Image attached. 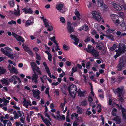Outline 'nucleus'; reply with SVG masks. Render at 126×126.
<instances>
[{
    "instance_id": "obj_1",
    "label": "nucleus",
    "mask_w": 126,
    "mask_h": 126,
    "mask_svg": "<svg viewBox=\"0 0 126 126\" xmlns=\"http://www.w3.org/2000/svg\"><path fill=\"white\" fill-rule=\"evenodd\" d=\"M119 63L117 65L116 71H119L122 70L126 66V56H123L120 59Z\"/></svg>"
},
{
    "instance_id": "obj_2",
    "label": "nucleus",
    "mask_w": 126,
    "mask_h": 126,
    "mask_svg": "<svg viewBox=\"0 0 126 126\" xmlns=\"http://www.w3.org/2000/svg\"><path fill=\"white\" fill-rule=\"evenodd\" d=\"M86 51L91 54L92 55H99V52L98 50L93 47L90 45H88V48L84 49Z\"/></svg>"
},
{
    "instance_id": "obj_3",
    "label": "nucleus",
    "mask_w": 126,
    "mask_h": 126,
    "mask_svg": "<svg viewBox=\"0 0 126 126\" xmlns=\"http://www.w3.org/2000/svg\"><path fill=\"white\" fill-rule=\"evenodd\" d=\"M1 50L5 55H13V54H11L12 51L11 49L8 47H6L4 48H1Z\"/></svg>"
},
{
    "instance_id": "obj_4",
    "label": "nucleus",
    "mask_w": 126,
    "mask_h": 126,
    "mask_svg": "<svg viewBox=\"0 0 126 126\" xmlns=\"http://www.w3.org/2000/svg\"><path fill=\"white\" fill-rule=\"evenodd\" d=\"M92 15L93 18L94 19L98 21H100L101 17L98 12L95 11H93Z\"/></svg>"
},
{
    "instance_id": "obj_5",
    "label": "nucleus",
    "mask_w": 126,
    "mask_h": 126,
    "mask_svg": "<svg viewBox=\"0 0 126 126\" xmlns=\"http://www.w3.org/2000/svg\"><path fill=\"white\" fill-rule=\"evenodd\" d=\"M126 49L125 47H121L119 46L117 50H115L116 54L115 55H120L121 54L124 53L126 51Z\"/></svg>"
},
{
    "instance_id": "obj_6",
    "label": "nucleus",
    "mask_w": 126,
    "mask_h": 126,
    "mask_svg": "<svg viewBox=\"0 0 126 126\" xmlns=\"http://www.w3.org/2000/svg\"><path fill=\"white\" fill-rule=\"evenodd\" d=\"M23 12L25 14H32L33 13V11L31 8L26 7L22 9Z\"/></svg>"
},
{
    "instance_id": "obj_7",
    "label": "nucleus",
    "mask_w": 126,
    "mask_h": 126,
    "mask_svg": "<svg viewBox=\"0 0 126 126\" xmlns=\"http://www.w3.org/2000/svg\"><path fill=\"white\" fill-rule=\"evenodd\" d=\"M32 92L33 96L34 97L38 99H40L39 95L40 92L37 89L36 90L33 89L32 90Z\"/></svg>"
},
{
    "instance_id": "obj_8",
    "label": "nucleus",
    "mask_w": 126,
    "mask_h": 126,
    "mask_svg": "<svg viewBox=\"0 0 126 126\" xmlns=\"http://www.w3.org/2000/svg\"><path fill=\"white\" fill-rule=\"evenodd\" d=\"M77 91V88L75 85L72 84L69 86L68 87V91L70 95H72L71 91Z\"/></svg>"
},
{
    "instance_id": "obj_9",
    "label": "nucleus",
    "mask_w": 126,
    "mask_h": 126,
    "mask_svg": "<svg viewBox=\"0 0 126 126\" xmlns=\"http://www.w3.org/2000/svg\"><path fill=\"white\" fill-rule=\"evenodd\" d=\"M43 64L45 67V69L46 70L47 73L48 74L50 78H51V74L50 73V71L48 67L47 66V65L46 62H43Z\"/></svg>"
},
{
    "instance_id": "obj_10",
    "label": "nucleus",
    "mask_w": 126,
    "mask_h": 126,
    "mask_svg": "<svg viewBox=\"0 0 126 126\" xmlns=\"http://www.w3.org/2000/svg\"><path fill=\"white\" fill-rule=\"evenodd\" d=\"M70 37L72 39L74 40L75 42L74 43V44L76 45H78L79 43V40L77 38V36L75 35L71 34Z\"/></svg>"
},
{
    "instance_id": "obj_11",
    "label": "nucleus",
    "mask_w": 126,
    "mask_h": 126,
    "mask_svg": "<svg viewBox=\"0 0 126 126\" xmlns=\"http://www.w3.org/2000/svg\"><path fill=\"white\" fill-rule=\"evenodd\" d=\"M38 74H36V73H34L32 75V81L33 82L36 84L38 82L37 79L38 78Z\"/></svg>"
},
{
    "instance_id": "obj_12",
    "label": "nucleus",
    "mask_w": 126,
    "mask_h": 126,
    "mask_svg": "<svg viewBox=\"0 0 126 126\" xmlns=\"http://www.w3.org/2000/svg\"><path fill=\"white\" fill-rule=\"evenodd\" d=\"M18 77L17 76L14 75L12 76L10 78L8 79V81L10 82H14L13 83L14 84H16L17 83V81L16 80V79H17Z\"/></svg>"
},
{
    "instance_id": "obj_13",
    "label": "nucleus",
    "mask_w": 126,
    "mask_h": 126,
    "mask_svg": "<svg viewBox=\"0 0 126 126\" xmlns=\"http://www.w3.org/2000/svg\"><path fill=\"white\" fill-rule=\"evenodd\" d=\"M111 5L117 11H121L122 9V7L119 5L114 2L111 3Z\"/></svg>"
},
{
    "instance_id": "obj_14",
    "label": "nucleus",
    "mask_w": 126,
    "mask_h": 126,
    "mask_svg": "<svg viewBox=\"0 0 126 126\" xmlns=\"http://www.w3.org/2000/svg\"><path fill=\"white\" fill-rule=\"evenodd\" d=\"M106 34H103L104 36L106 37L112 41H114L113 36L111 34L108 33L107 31H106Z\"/></svg>"
},
{
    "instance_id": "obj_15",
    "label": "nucleus",
    "mask_w": 126,
    "mask_h": 126,
    "mask_svg": "<svg viewBox=\"0 0 126 126\" xmlns=\"http://www.w3.org/2000/svg\"><path fill=\"white\" fill-rule=\"evenodd\" d=\"M62 119L63 120H64L65 119V117L64 115H62L61 116L60 114L59 115H56V118L55 119H56L57 120L61 121L62 120Z\"/></svg>"
},
{
    "instance_id": "obj_16",
    "label": "nucleus",
    "mask_w": 126,
    "mask_h": 126,
    "mask_svg": "<svg viewBox=\"0 0 126 126\" xmlns=\"http://www.w3.org/2000/svg\"><path fill=\"white\" fill-rule=\"evenodd\" d=\"M32 70L33 71V73H35V72L36 73V72H37L38 75H41L42 73L41 71L40 70L39 67L38 66L34 68Z\"/></svg>"
},
{
    "instance_id": "obj_17",
    "label": "nucleus",
    "mask_w": 126,
    "mask_h": 126,
    "mask_svg": "<svg viewBox=\"0 0 126 126\" xmlns=\"http://www.w3.org/2000/svg\"><path fill=\"white\" fill-rule=\"evenodd\" d=\"M1 81L3 84H5L6 85H8L10 84V83L7 79H2L1 80Z\"/></svg>"
},
{
    "instance_id": "obj_18",
    "label": "nucleus",
    "mask_w": 126,
    "mask_h": 126,
    "mask_svg": "<svg viewBox=\"0 0 126 126\" xmlns=\"http://www.w3.org/2000/svg\"><path fill=\"white\" fill-rule=\"evenodd\" d=\"M11 73L17 74L18 73V72L17 69L14 67L13 66H12L11 69L10 71Z\"/></svg>"
},
{
    "instance_id": "obj_19",
    "label": "nucleus",
    "mask_w": 126,
    "mask_h": 126,
    "mask_svg": "<svg viewBox=\"0 0 126 126\" xmlns=\"http://www.w3.org/2000/svg\"><path fill=\"white\" fill-rule=\"evenodd\" d=\"M63 7V4L62 3H59L57 4L56 7V9L58 11H61Z\"/></svg>"
},
{
    "instance_id": "obj_20",
    "label": "nucleus",
    "mask_w": 126,
    "mask_h": 126,
    "mask_svg": "<svg viewBox=\"0 0 126 126\" xmlns=\"http://www.w3.org/2000/svg\"><path fill=\"white\" fill-rule=\"evenodd\" d=\"M33 23V22H32L31 20L28 19L26 22L25 24V26L26 27H27L28 26L31 25Z\"/></svg>"
},
{
    "instance_id": "obj_21",
    "label": "nucleus",
    "mask_w": 126,
    "mask_h": 126,
    "mask_svg": "<svg viewBox=\"0 0 126 126\" xmlns=\"http://www.w3.org/2000/svg\"><path fill=\"white\" fill-rule=\"evenodd\" d=\"M6 72V70L3 67H0V75L4 74Z\"/></svg>"
},
{
    "instance_id": "obj_22",
    "label": "nucleus",
    "mask_w": 126,
    "mask_h": 126,
    "mask_svg": "<svg viewBox=\"0 0 126 126\" xmlns=\"http://www.w3.org/2000/svg\"><path fill=\"white\" fill-rule=\"evenodd\" d=\"M16 39L17 41H21L23 43H24L25 41L23 39L21 36L18 35Z\"/></svg>"
},
{
    "instance_id": "obj_23",
    "label": "nucleus",
    "mask_w": 126,
    "mask_h": 126,
    "mask_svg": "<svg viewBox=\"0 0 126 126\" xmlns=\"http://www.w3.org/2000/svg\"><path fill=\"white\" fill-rule=\"evenodd\" d=\"M116 90V92L118 94H122V92L124 90V87H123L121 89H120L118 87L117 88Z\"/></svg>"
},
{
    "instance_id": "obj_24",
    "label": "nucleus",
    "mask_w": 126,
    "mask_h": 126,
    "mask_svg": "<svg viewBox=\"0 0 126 126\" xmlns=\"http://www.w3.org/2000/svg\"><path fill=\"white\" fill-rule=\"evenodd\" d=\"M78 106L77 108V113L79 114H81L82 113V109L80 107L78 108Z\"/></svg>"
},
{
    "instance_id": "obj_25",
    "label": "nucleus",
    "mask_w": 126,
    "mask_h": 126,
    "mask_svg": "<svg viewBox=\"0 0 126 126\" xmlns=\"http://www.w3.org/2000/svg\"><path fill=\"white\" fill-rule=\"evenodd\" d=\"M43 22L44 24L45 25V26L46 27H48L50 25L49 22H48L47 19L44 20Z\"/></svg>"
},
{
    "instance_id": "obj_26",
    "label": "nucleus",
    "mask_w": 126,
    "mask_h": 126,
    "mask_svg": "<svg viewBox=\"0 0 126 126\" xmlns=\"http://www.w3.org/2000/svg\"><path fill=\"white\" fill-rule=\"evenodd\" d=\"M40 79L41 80V81L43 83H44L45 82L43 80V79L44 80H46L47 79V76L46 75H44L42 77H40Z\"/></svg>"
},
{
    "instance_id": "obj_27",
    "label": "nucleus",
    "mask_w": 126,
    "mask_h": 126,
    "mask_svg": "<svg viewBox=\"0 0 126 126\" xmlns=\"http://www.w3.org/2000/svg\"><path fill=\"white\" fill-rule=\"evenodd\" d=\"M89 29L88 26L86 24H85L82 26V30L85 31H87Z\"/></svg>"
},
{
    "instance_id": "obj_28",
    "label": "nucleus",
    "mask_w": 126,
    "mask_h": 126,
    "mask_svg": "<svg viewBox=\"0 0 126 126\" xmlns=\"http://www.w3.org/2000/svg\"><path fill=\"white\" fill-rule=\"evenodd\" d=\"M30 65L32 69L34 68L37 66L36 63L33 62H32L30 63Z\"/></svg>"
},
{
    "instance_id": "obj_29",
    "label": "nucleus",
    "mask_w": 126,
    "mask_h": 126,
    "mask_svg": "<svg viewBox=\"0 0 126 126\" xmlns=\"http://www.w3.org/2000/svg\"><path fill=\"white\" fill-rule=\"evenodd\" d=\"M77 92L78 93V95L80 97H84V92H82L81 91H77Z\"/></svg>"
},
{
    "instance_id": "obj_30",
    "label": "nucleus",
    "mask_w": 126,
    "mask_h": 126,
    "mask_svg": "<svg viewBox=\"0 0 126 126\" xmlns=\"http://www.w3.org/2000/svg\"><path fill=\"white\" fill-rule=\"evenodd\" d=\"M81 105L83 107H85L87 105V101L86 99H84L83 101H82L81 103Z\"/></svg>"
},
{
    "instance_id": "obj_31",
    "label": "nucleus",
    "mask_w": 126,
    "mask_h": 126,
    "mask_svg": "<svg viewBox=\"0 0 126 126\" xmlns=\"http://www.w3.org/2000/svg\"><path fill=\"white\" fill-rule=\"evenodd\" d=\"M67 29L68 32L69 33H72L74 31V29L72 27L67 28Z\"/></svg>"
},
{
    "instance_id": "obj_32",
    "label": "nucleus",
    "mask_w": 126,
    "mask_h": 126,
    "mask_svg": "<svg viewBox=\"0 0 126 126\" xmlns=\"http://www.w3.org/2000/svg\"><path fill=\"white\" fill-rule=\"evenodd\" d=\"M100 6H101L102 8L103 9L104 11L107 10V9H108L107 6L105 5L104 4L102 5H100Z\"/></svg>"
},
{
    "instance_id": "obj_33",
    "label": "nucleus",
    "mask_w": 126,
    "mask_h": 126,
    "mask_svg": "<svg viewBox=\"0 0 126 126\" xmlns=\"http://www.w3.org/2000/svg\"><path fill=\"white\" fill-rule=\"evenodd\" d=\"M107 31L108 32L110 33H115L116 32V31H115L110 28L108 29Z\"/></svg>"
},
{
    "instance_id": "obj_34",
    "label": "nucleus",
    "mask_w": 126,
    "mask_h": 126,
    "mask_svg": "<svg viewBox=\"0 0 126 126\" xmlns=\"http://www.w3.org/2000/svg\"><path fill=\"white\" fill-rule=\"evenodd\" d=\"M78 114L75 113H73L71 115V119L72 120H73V117H74L75 118H76L78 117Z\"/></svg>"
},
{
    "instance_id": "obj_35",
    "label": "nucleus",
    "mask_w": 126,
    "mask_h": 126,
    "mask_svg": "<svg viewBox=\"0 0 126 126\" xmlns=\"http://www.w3.org/2000/svg\"><path fill=\"white\" fill-rule=\"evenodd\" d=\"M22 112L23 114V116L22 117H21L20 120L22 123H24L25 121V116L23 112Z\"/></svg>"
},
{
    "instance_id": "obj_36",
    "label": "nucleus",
    "mask_w": 126,
    "mask_h": 126,
    "mask_svg": "<svg viewBox=\"0 0 126 126\" xmlns=\"http://www.w3.org/2000/svg\"><path fill=\"white\" fill-rule=\"evenodd\" d=\"M101 53L102 55H107L108 53L107 52L106 49L105 48H104L101 51Z\"/></svg>"
},
{
    "instance_id": "obj_37",
    "label": "nucleus",
    "mask_w": 126,
    "mask_h": 126,
    "mask_svg": "<svg viewBox=\"0 0 126 126\" xmlns=\"http://www.w3.org/2000/svg\"><path fill=\"white\" fill-rule=\"evenodd\" d=\"M117 47V46L116 44H113L112 47H110V49L111 51L114 50Z\"/></svg>"
},
{
    "instance_id": "obj_38",
    "label": "nucleus",
    "mask_w": 126,
    "mask_h": 126,
    "mask_svg": "<svg viewBox=\"0 0 126 126\" xmlns=\"http://www.w3.org/2000/svg\"><path fill=\"white\" fill-rule=\"evenodd\" d=\"M8 3L9 4L10 7H13L15 5V2L13 0L9 1Z\"/></svg>"
},
{
    "instance_id": "obj_39",
    "label": "nucleus",
    "mask_w": 126,
    "mask_h": 126,
    "mask_svg": "<svg viewBox=\"0 0 126 126\" xmlns=\"http://www.w3.org/2000/svg\"><path fill=\"white\" fill-rule=\"evenodd\" d=\"M115 77L114 76H112L111 77V83L112 84H113L116 82V81L115 80Z\"/></svg>"
},
{
    "instance_id": "obj_40",
    "label": "nucleus",
    "mask_w": 126,
    "mask_h": 126,
    "mask_svg": "<svg viewBox=\"0 0 126 126\" xmlns=\"http://www.w3.org/2000/svg\"><path fill=\"white\" fill-rule=\"evenodd\" d=\"M124 76H122V77L119 76L117 79V81L118 82H121L124 79Z\"/></svg>"
},
{
    "instance_id": "obj_41",
    "label": "nucleus",
    "mask_w": 126,
    "mask_h": 126,
    "mask_svg": "<svg viewBox=\"0 0 126 126\" xmlns=\"http://www.w3.org/2000/svg\"><path fill=\"white\" fill-rule=\"evenodd\" d=\"M22 46L23 47V48L24 49L26 52H27L28 51V50L30 49L29 47H27L26 45H25V46H24V44H23L22 45Z\"/></svg>"
},
{
    "instance_id": "obj_42",
    "label": "nucleus",
    "mask_w": 126,
    "mask_h": 126,
    "mask_svg": "<svg viewBox=\"0 0 126 126\" xmlns=\"http://www.w3.org/2000/svg\"><path fill=\"white\" fill-rule=\"evenodd\" d=\"M47 28V30L48 31H51L53 30V27L51 25L49 26Z\"/></svg>"
},
{
    "instance_id": "obj_43",
    "label": "nucleus",
    "mask_w": 126,
    "mask_h": 126,
    "mask_svg": "<svg viewBox=\"0 0 126 126\" xmlns=\"http://www.w3.org/2000/svg\"><path fill=\"white\" fill-rule=\"evenodd\" d=\"M121 26L122 27V29L123 31H125L126 30V25L125 24H121Z\"/></svg>"
},
{
    "instance_id": "obj_44",
    "label": "nucleus",
    "mask_w": 126,
    "mask_h": 126,
    "mask_svg": "<svg viewBox=\"0 0 126 126\" xmlns=\"http://www.w3.org/2000/svg\"><path fill=\"white\" fill-rule=\"evenodd\" d=\"M90 65L91 63L89 62H88L86 64V68L88 70L90 69Z\"/></svg>"
},
{
    "instance_id": "obj_45",
    "label": "nucleus",
    "mask_w": 126,
    "mask_h": 126,
    "mask_svg": "<svg viewBox=\"0 0 126 126\" xmlns=\"http://www.w3.org/2000/svg\"><path fill=\"white\" fill-rule=\"evenodd\" d=\"M24 100L23 101V106H24V105H28V100H26V99L25 98H24L23 99Z\"/></svg>"
},
{
    "instance_id": "obj_46",
    "label": "nucleus",
    "mask_w": 126,
    "mask_h": 126,
    "mask_svg": "<svg viewBox=\"0 0 126 126\" xmlns=\"http://www.w3.org/2000/svg\"><path fill=\"white\" fill-rule=\"evenodd\" d=\"M96 47H97L99 49L101 50L103 48L104 46H102L101 45L98 44L96 45Z\"/></svg>"
},
{
    "instance_id": "obj_47",
    "label": "nucleus",
    "mask_w": 126,
    "mask_h": 126,
    "mask_svg": "<svg viewBox=\"0 0 126 126\" xmlns=\"http://www.w3.org/2000/svg\"><path fill=\"white\" fill-rule=\"evenodd\" d=\"M77 91H71V92L72 93V95H70L72 97L74 96V98L75 97V95H76V93Z\"/></svg>"
},
{
    "instance_id": "obj_48",
    "label": "nucleus",
    "mask_w": 126,
    "mask_h": 126,
    "mask_svg": "<svg viewBox=\"0 0 126 126\" xmlns=\"http://www.w3.org/2000/svg\"><path fill=\"white\" fill-rule=\"evenodd\" d=\"M115 105L117 107V108L119 110H121L123 108L122 106V105H119L117 104H115Z\"/></svg>"
},
{
    "instance_id": "obj_49",
    "label": "nucleus",
    "mask_w": 126,
    "mask_h": 126,
    "mask_svg": "<svg viewBox=\"0 0 126 126\" xmlns=\"http://www.w3.org/2000/svg\"><path fill=\"white\" fill-rule=\"evenodd\" d=\"M43 120L44 123L46 124L47 126H49V124H48V122L49 120H48L47 119H44Z\"/></svg>"
},
{
    "instance_id": "obj_50",
    "label": "nucleus",
    "mask_w": 126,
    "mask_h": 126,
    "mask_svg": "<svg viewBox=\"0 0 126 126\" xmlns=\"http://www.w3.org/2000/svg\"><path fill=\"white\" fill-rule=\"evenodd\" d=\"M65 104L63 103H61L60 104V107L61 108L62 110H64Z\"/></svg>"
},
{
    "instance_id": "obj_51",
    "label": "nucleus",
    "mask_w": 126,
    "mask_h": 126,
    "mask_svg": "<svg viewBox=\"0 0 126 126\" xmlns=\"http://www.w3.org/2000/svg\"><path fill=\"white\" fill-rule=\"evenodd\" d=\"M88 100L89 102H91L93 100V99L91 96H89L88 98Z\"/></svg>"
},
{
    "instance_id": "obj_52",
    "label": "nucleus",
    "mask_w": 126,
    "mask_h": 126,
    "mask_svg": "<svg viewBox=\"0 0 126 126\" xmlns=\"http://www.w3.org/2000/svg\"><path fill=\"white\" fill-rule=\"evenodd\" d=\"M76 11H75V15L77 17H79L80 16V15L79 14V13L78 11H77V9H76Z\"/></svg>"
},
{
    "instance_id": "obj_53",
    "label": "nucleus",
    "mask_w": 126,
    "mask_h": 126,
    "mask_svg": "<svg viewBox=\"0 0 126 126\" xmlns=\"http://www.w3.org/2000/svg\"><path fill=\"white\" fill-rule=\"evenodd\" d=\"M60 21L63 23H64L65 22V20L64 18L63 17L60 18Z\"/></svg>"
},
{
    "instance_id": "obj_54",
    "label": "nucleus",
    "mask_w": 126,
    "mask_h": 126,
    "mask_svg": "<svg viewBox=\"0 0 126 126\" xmlns=\"http://www.w3.org/2000/svg\"><path fill=\"white\" fill-rule=\"evenodd\" d=\"M98 4L100 3V5H102L104 4L103 0H98Z\"/></svg>"
},
{
    "instance_id": "obj_55",
    "label": "nucleus",
    "mask_w": 126,
    "mask_h": 126,
    "mask_svg": "<svg viewBox=\"0 0 126 126\" xmlns=\"http://www.w3.org/2000/svg\"><path fill=\"white\" fill-rule=\"evenodd\" d=\"M63 49L65 50H67L68 49V47L65 44H64L63 46Z\"/></svg>"
},
{
    "instance_id": "obj_56",
    "label": "nucleus",
    "mask_w": 126,
    "mask_h": 126,
    "mask_svg": "<svg viewBox=\"0 0 126 126\" xmlns=\"http://www.w3.org/2000/svg\"><path fill=\"white\" fill-rule=\"evenodd\" d=\"M72 24L70 22H68L67 23V28H69L70 27H72L71 26Z\"/></svg>"
},
{
    "instance_id": "obj_57",
    "label": "nucleus",
    "mask_w": 126,
    "mask_h": 126,
    "mask_svg": "<svg viewBox=\"0 0 126 126\" xmlns=\"http://www.w3.org/2000/svg\"><path fill=\"white\" fill-rule=\"evenodd\" d=\"M22 111H21L20 110H18L17 111V112L18 113V116L20 117H21L22 116V114H23L22 112Z\"/></svg>"
},
{
    "instance_id": "obj_58",
    "label": "nucleus",
    "mask_w": 126,
    "mask_h": 126,
    "mask_svg": "<svg viewBox=\"0 0 126 126\" xmlns=\"http://www.w3.org/2000/svg\"><path fill=\"white\" fill-rule=\"evenodd\" d=\"M68 66H70L71 65V63L69 61H67L65 63Z\"/></svg>"
},
{
    "instance_id": "obj_59",
    "label": "nucleus",
    "mask_w": 126,
    "mask_h": 126,
    "mask_svg": "<svg viewBox=\"0 0 126 126\" xmlns=\"http://www.w3.org/2000/svg\"><path fill=\"white\" fill-rule=\"evenodd\" d=\"M33 50L36 52H37L39 51V49L37 47H35L33 48Z\"/></svg>"
},
{
    "instance_id": "obj_60",
    "label": "nucleus",
    "mask_w": 126,
    "mask_h": 126,
    "mask_svg": "<svg viewBox=\"0 0 126 126\" xmlns=\"http://www.w3.org/2000/svg\"><path fill=\"white\" fill-rule=\"evenodd\" d=\"M72 72L74 73L77 71H78L77 68L74 67H72Z\"/></svg>"
},
{
    "instance_id": "obj_61",
    "label": "nucleus",
    "mask_w": 126,
    "mask_h": 126,
    "mask_svg": "<svg viewBox=\"0 0 126 126\" xmlns=\"http://www.w3.org/2000/svg\"><path fill=\"white\" fill-rule=\"evenodd\" d=\"M20 11H19L17 12H15L14 13V15L19 16H20Z\"/></svg>"
},
{
    "instance_id": "obj_62",
    "label": "nucleus",
    "mask_w": 126,
    "mask_h": 126,
    "mask_svg": "<svg viewBox=\"0 0 126 126\" xmlns=\"http://www.w3.org/2000/svg\"><path fill=\"white\" fill-rule=\"evenodd\" d=\"M14 116L15 119H17L19 118V116H18V115L17 113H16L14 114Z\"/></svg>"
},
{
    "instance_id": "obj_63",
    "label": "nucleus",
    "mask_w": 126,
    "mask_h": 126,
    "mask_svg": "<svg viewBox=\"0 0 126 126\" xmlns=\"http://www.w3.org/2000/svg\"><path fill=\"white\" fill-rule=\"evenodd\" d=\"M7 124V126H11L12 125L11 122L9 120H8V121Z\"/></svg>"
},
{
    "instance_id": "obj_64",
    "label": "nucleus",
    "mask_w": 126,
    "mask_h": 126,
    "mask_svg": "<svg viewBox=\"0 0 126 126\" xmlns=\"http://www.w3.org/2000/svg\"><path fill=\"white\" fill-rule=\"evenodd\" d=\"M122 117L125 119H126V113H122Z\"/></svg>"
}]
</instances>
